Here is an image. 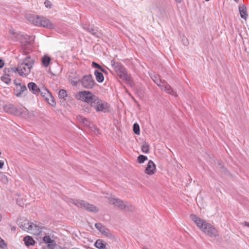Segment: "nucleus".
<instances>
[{"label": "nucleus", "instance_id": "nucleus-39", "mask_svg": "<svg viewBox=\"0 0 249 249\" xmlns=\"http://www.w3.org/2000/svg\"><path fill=\"white\" fill-rule=\"evenodd\" d=\"M241 224L243 226H246V227H249V222H248L247 221H244V222H242Z\"/></svg>", "mask_w": 249, "mask_h": 249}, {"label": "nucleus", "instance_id": "nucleus-30", "mask_svg": "<svg viewBox=\"0 0 249 249\" xmlns=\"http://www.w3.org/2000/svg\"><path fill=\"white\" fill-rule=\"evenodd\" d=\"M142 150L144 153H147L149 150V145L147 142H143L142 146Z\"/></svg>", "mask_w": 249, "mask_h": 249}, {"label": "nucleus", "instance_id": "nucleus-18", "mask_svg": "<svg viewBox=\"0 0 249 249\" xmlns=\"http://www.w3.org/2000/svg\"><path fill=\"white\" fill-rule=\"evenodd\" d=\"M29 89L34 94H38L39 93L40 88L34 82H30L28 84Z\"/></svg>", "mask_w": 249, "mask_h": 249}, {"label": "nucleus", "instance_id": "nucleus-29", "mask_svg": "<svg viewBox=\"0 0 249 249\" xmlns=\"http://www.w3.org/2000/svg\"><path fill=\"white\" fill-rule=\"evenodd\" d=\"M1 80L7 84H9L11 83V80L9 78V75L6 74L1 77Z\"/></svg>", "mask_w": 249, "mask_h": 249}, {"label": "nucleus", "instance_id": "nucleus-25", "mask_svg": "<svg viewBox=\"0 0 249 249\" xmlns=\"http://www.w3.org/2000/svg\"><path fill=\"white\" fill-rule=\"evenodd\" d=\"M24 241L25 243V244L27 246H29L30 245H33L35 244V241L33 240V239L29 236H27L24 238Z\"/></svg>", "mask_w": 249, "mask_h": 249}, {"label": "nucleus", "instance_id": "nucleus-33", "mask_svg": "<svg viewBox=\"0 0 249 249\" xmlns=\"http://www.w3.org/2000/svg\"><path fill=\"white\" fill-rule=\"evenodd\" d=\"M147 160V157L142 155H140L138 157V161L140 163H143L144 161L146 160Z\"/></svg>", "mask_w": 249, "mask_h": 249}, {"label": "nucleus", "instance_id": "nucleus-46", "mask_svg": "<svg viewBox=\"0 0 249 249\" xmlns=\"http://www.w3.org/2000/svg\"><path fill=\"white\" fill-rule=\"evenodd\" d=\"M1 154V152L0 151V155Z\"/></svg>", "mask_w": 249, "mask_h": 249}, {"label": "nucleus", "instance_id": "nucleus-9", "mask_svg": "<svg viewBox=\"0 0 249 249\" xmlns=\"http://www.w3.org/2000/svg\"><path fill=\"white\" fill-rule=\"evenodd\" d=\"M42 26L49 29H54L55 26L53 24L51 21L44 17H40L39 20L38 21L37 25Z\"/></svg>", "mask_w": 249, "mask_h": 249}, {"label": "nucleus", "instance_id": "nucleus-20", "mask_svg": "<svg viewBox=\"0 0 249 249\" xmlns=\"http://www.w3.org/2000/svg\"><path fill=\"white\" fill-rule=\"evenodd\" d=\"M239 11L241 18L245 20L247 19L248 15L247 13V9L246 6L243 4L240 5L239 6Z\"/></svg>", "mask_w": 249, "mask_h": 249}, {"label": "nucleus", "instance_id": "nucleus-4", "mask_svg": "<svg viewBox=\"0 0 249 249\" xmlns=\"http://www.w3.org/2000/svg\"><path fill=\"white\" fill-rule=\"evenodd\" d=\"M151 78L155 84L159 86L161 90L165 91L168 94L177 96L176 93L173 90L171 87L165 81L161 80L160 76L158 74L151 75Z\"/></svg>", "mask_w": 249, "mask_h": 249}, {"label": "nucleus", "instance_id": "nucleus-16", "mask_svg": "<svg viewBox=\"0 0 249 249\" xmlns=\"http://www.w3.org/2000/svg\"><path fill=\"white\" fill-rule=\"evenodd\" d=\"M95 226L102 234L105 235L107 237H109L111 235L110 231L106 229L102 224L100 223H96Z\"/></svg>", "mask_w": 249, "mask_h": 249}, {"label": "nucleus", "instance_id": "nucleus-47", "mask_svg": "<svg viewBox=\"0 0 249 249\" xmlns=\"http://www.w3.org/2000/svg\"><path fill=\"white\" fill-rule=\"evenodd\" d=\"M235 0L236 1V0Z\"/></svg>", "mask_w": 249, "mask_h": 249}, {"label": "nucleus", "instance_id": "nucleus-6", "mask_svg": "<svg viewBox=\"0 0 249 249\" xmlns=\"http://www.w3.org/2000/svg\"><path fill=\"white\" fill-rule=\"evenodd\" d=\"M108 203L114 205V207H117L121 210H124L126 211H133L134 209L133 206L128 204L127 202H124L122 200L114 197L108 198Z\"/></svg>", "mask_w": 249, "mask_h": 249}, {"label": "nucleus", "instance_id": "nucleus-14", "mask_svg": "<svg viewBox=\"0 0 249 249\" xmlns=\"http://www.w3.org/2000/svg\"><path fill=\"white\" fill-rule=\"evenodd\" d=\"M9 33L11 35V38L14 41L20 40L21 42L23 41L24 36L20 33L16 32L13 29H10Z\"/></svg>", "mask_w": 249, "mask_h": 249}, {"label": "nucleus", "instance_id": "nucleus-7", "mask_svg": "<svg viewBox=\"0 0 249 249\" xmlns=\"http://www.w3.org/2000/svg\"><path fill=\"white\" fill-rule=\"evenodd\" d=\"M96 95L88 90L78 91L75 94V98L83 102L91 104Z\"/></svg>", "mask_w": 249, "mask_h": 249}, {"label": "nucleus", "instance_id": "nucleus-42", "mask_svg": "<svg viewBox=\"0 0 249 249\" xmlns=\"http://www.w3.org/2000/svg\"><path fill=\"white\" fill-rule=\"evenodd\" d=\"M4 62L3 61V60L1 59H0V69L2 68L4 66Z\"/></svg>", "mask_w": 249, "mask_h": 249}, {"label": "nucleus", "instance_id": "nucleus-31", "mask_svg": "<svg viewBox=\"0 0 249 249\" xmlns=\"http://www.w3.org/2000/svg\"><path fill=\"white\" fill-rule=\"evenodd\" d=\"M77 120L79 121L80 122L82 123L85 125H89V121L88 120L81 116H79L77 117Z\"/></svg>", "mask_w": 249, "mask_h": 249}, {"label": "nucleus", "instance_id": "nucleus-17", "mask_svg": "<svg viewBox=\"0 0 249 249\" xmlns=\"http://www.w3.org/2000/svg\"><path fill=\"white\" fill-rule=\"evenodd\" d=\"M83 28L85 30L97 37H100L101 36V33L92 26H89L87 28L84 27Z\"/></svg>", "mask_w": 249, "mask_h": 249}, {"label": "nucleus", "instance_id": "nucleus-44", "mask_svg": "<svg viewBox=\"0 0 249 249\" xmlns=\"http://www.w3.org/2000/svg\"><path fill=\"white\" fill-rule=\"evenodd\" d=\"M175 0L178 3H181L182 0Z\"/></svg>", "mask_w": 249, "mask_h": 249}, {"label": "nucleus", "instance_id": "nucleus-34", "mask_svg": "<svg viewBox=\"0 0 249 249\" xmlns=\"http://www.w3.org/2000/svg\"><path fill=\"white\" fill-rule=\"evenodd\" d=\"M133 131L136 135L140 134V127L137 123H135L133 124Z\"/></svg>", "mask_w": 249, "mask_h": 249}, {"label": "nucleus", "instance_id": "nucleus-11", "mask_svg": "<svg viewBox=\"0 0 249 249\" xmlns=\"http://www.w3.org/2000/svg\"><path fill=\"white\" fill-rule=\"evenodd\" d=\"M80 208L85 209L91 212H97L98 211V209L96 207L84 200L82 201Z\"/></svg>", "mask_w": 249, "mask_h": 249}, {"label": "nucleus", "instance_id": "nucleus-5", "mask_svg": "<svg viewBox=\"0 0 249 249\" xmlns=\"http://www.w3.org/2000/svg\"><path fill=\"white\" fill-rule=\"evenodd\" d=\"M91 107H93L97 112H107L109 110V105L96 96L91 103Z\"/></svg>", "mask_w": 249, "mask_h": 249}, {"label": "nucleus", "instance_id": "nucleus-10", "mask_svg": "<svg viewBox=\"0 0 249 249\" xmlns=\"http://www.w3.org/2000/svg\"><path fill=\"white\" fill-rule=\"evenodd\" d=\"M28 226L29 228L27 230V232L34 235H38L41 232V228L33 223L31 222L30 225Z\"/></svg>", "mask_w": 249, "mask_h": 249}, {"label": "nucleus", "instance_id": "nucleus-1", "mask_svg": "<svg viewBox=\"0 0 249 249\" xmlns=\"http://www.w3.org/2000/svg\"><path fill=\"white\" fill-rule=\"evenodd\" d=\"M190 218L201 231L209 235L211 237L216 238L218 236L217 230L211 224L194 214H191Z\"/></svg>", "mask_w": 249, "mask_h": 249}, {"label": "nucleus", "instance_id": "nucleus-43", "mask_svg": "<svg viewBox=\"0 0 249 249\" xmlns=\"http://www.w3.org/2000/svg\"><path fill=\"white\" fill-rule=\"evenodd\" d=\"M4 165V163L3 161L0 160V168H2Z\"/></svg>", "mask_w": 249, "mask_h": 249}, {"label": "nucleus", "instance_id": "nucleus-12", "mask_svg": "<svg viewBox=\"0 0 249 249\" xmlns=\"http://www.w3.org/2000/svg\"><path fill=\"white\" fill-rule=\"evenodd\" d=\"M18 225L20 228H21L24 231L27 232L29 227L28 225H30L31 222H30L27 219L25 218H21L18 219L17 221Z\"/></svg>", "mask_w": 249, "mask_h": 249}, {"label": "nucleus", "instance_id": "nucleus-23", "mask_svg": "<svg viewBox=\"0 0 249 249\" xmlns=\"http://www.w3.org/2000/svg\"><path fill=\"white\" fill-rule=\"evenodd\" d=\"M94 75L95 76L96 80L98 82L101 83L104 81V77L103 73L99 71L98 70H95L94 71Z\"/></svg>", "mask_w": 249, "mask_h": 249}, {"label": "nucleus", "instance_id": "nucleus-40", "mask_svg": "<svg viewBox=\"0 0 249 249\" xmlns=\"http://www.w3.org/2000/svg\"><path fill=\"white\" fill-rule=\"evenodd\" d=\"M80 80H78V81H74V80H71V83L73 86H76L77 84L78 81H79Z\"/></svg>", "mask_w": 249, "mask_h": 249}, {"label": "nucleus", "instance_id": "nucleus-26", "mask_svg": "<svg viewBox=\"0 0 249 249\" xmlns=\"http://www.w3.org/2000/svg\"><path fill=\"white\" fill-rule=\"evenodd\" d=\"M51 58L47 55H44L42 59V63L43 66L45 67H47L50 64Z\"/></svg>", "mask_w": 249, "mask_h": 249}, {"label": "nucleus", "instance_id": "nucleus-24", "mask_svg": "<svg viewBox=\"0 0 249 249\" xmlns=\"http://www.w3.org/2000/svg\"><path fill=\"white\" fill-rule=\"evenodd\" d=\"M39 93L42 97H44L45 99H48L49 96H51V93L46 88L40 89Z\"/></svg>", "mask_w": 249, "mask_h": 249}, {"label": "nucleus", "instance_id": "nucleus-38", "mask_svg": "<svg viewBox=\"0 0 249 249\" xmlns=\"http://www.w3.org/2000/svg\"><path fill=\"white\" fill-rule=\"evenodd\" d=\"M44 4L46 7L50 8L51 6V2L49 0H46L44 2Z\"/></svg>", "mask_w": 249, "mask_h": 249}, {"label": "nucleus", "instance_id": "nucleus-37", "mask_svg": "<svg viewBox=\"0 0 249 249\" xmlns=\"http://www.w3.org/2000/svg\"><path fill=\"white\" fill-rule=\"evenodd\" d=\"M1 180L4 183H6L8 182V178H7V177L2 174H1Z\"/></svg>", "mask_w": 249, "mask_h": 249}, {"label": "nucleus", "instance_id": "nucleus-41", "mask_svg": "<svg viewBox=\"0 0 249 249\" xmlns=\"http://www.w3.org/2000/svg\"><path fill=\"white\" fill-rule=\"evenodd\" d=\"M10 70L9 68H5L4 69V72L5 74H8V73L10 72Z\"/></svg>", "mask_w": 249, "mask_h": 249}, {"label": "nucleus", "instance_id": "nucleus-45", "mask_svg": "<svg viewBox=\"0 0 249 249\" xmlns=\"http://www.w3.org/2000/svg\"><path fill=\"white\" fill-rule=\"evenodd\" d=\"M72 249H78V248H73Z\"/></svg>", "mask_w": 249, "mask_h": 249}, {"label": "nucleus", "instance_id": "nucleus-19", "mask_svg": "<svg viewBox=\"0 0 249 249\" xmlns=\"http://www.w3.org/2000/svg\"><path fill=\"white\" fill-rule=\"evenodd\" d=\"M39 17L32 14H27L26 16V18L27 20H28L33 24L36 26L37 25L38 21L39 20Z\"/></svg>", "mask_w": 249, "mask_h": 249}, {"label": "nucleus", "instance_id": "nucleus-15", "mask_svg": "<svg viewBox=\"0 0 249 249\" xmlns=\"http://www.w3.org/2000/svg\"><path fill=\"white\" fill-rule=\"evenodd\" d=\"M27 91V88L25 85H22L19 84L17 85L16 89L15 90V95L17 97L21 96L22 94L25 93Z\"/></svg>", "mask_w": 249, "mask_h": 249}, {"label": "nucleus", "instance_id": "nucleus-3", "mask_svg": "<svg viewBox=\"0 0 249 249\" xmlns=\"http://www.w3.org/2000/svg\"><path fill=\"white\" fill-rule=\"evenodd\" d=\"M111 65L113 68L116 74L123 81L129 84L132 83L131 77L127 74L125 68L120 63L114 60L111 61Z\"/></svg>", "mask_w": 249, "mask_h": 249}, {"label": "nucleus", "instance_id": "nucleus-49", "mask_svg": "<svg viewBox=\"0 0 249 249\" xmlns=\"http://www.w3.org/2000/svg\"><path fill=\"white\" fill-rule=\"evenodd\" d=\"M235 0L236 1V0Z\"/></svg>", "mask_w": 249, "mask_h": 249}, {"label": "nucleus", "instance_id": "nucleus-8", "mask_svg": "<svg viewBox=\"0 0 249 249\" xmlns=\"http://www.w3.org/2000/svg\"><path fill=\"white\" fill-rule=\"evenodd\" d=\"M81 83L83 87L86 89H91L95 84L94 80L90 74L86 75L80 80Z\"/></svg>", "mask_w": 249, "mask_h": 249}, {"label": "nucleus", "instance_id": "nucleus-35", "mask_svg": "<svg viewBox=\"0 0 249 249\" xmlns=\"http://www.w3.org/2000/svg\"><path fill=\"white\" fill-rule=\"evenodd\" d=\"M48 103L51 105L52 106H54L55 105V102L54 100V98L51 95V96H49L48 99H46Z\"/></svg>", "mask_w": 249, "mask_h": 249}, {"label": "nucleus", "instance_id": "nucleus-22", "mask_svg": "<svg viewBox=\"0 0 249 249\" xmlns=\"http://www.w3.org/2000/svg\"><path fill=\"white\" fill-rule=\"evenodd\" d=\"M4 110L9 113H14L15 111V107L12 104L6 105L3 106Z\"/></svg>", "mask_w": 249, "mask_h": 249}, {"label": "nucleus", "instance_id": "nucleus-36", "mask_svg": "<svg viewBox=\"0 0 249 249\" xmlns=\"http://www.w3.org/2000/svg\"><path fill=\"white\" fill-rule=\"evenodd\" d=\"M92 66L94 68H97L100 69L102 71L105 72L104 70L97 63L95 62H92Z\"/></svg>", "mask_w": 249, "mask_h": 249}, {"label": "nucleus", "instance_id": "nucleus-28", "mask_svg": "<svg viewBox=\"0 0 249 249\" xmlns=\"http://www.w3.org/2000/svg\"><path fill=\"white\" fill-rule=\"evenodd\" d=\"M95 246L98 249H103L106 248V245L103 241L100 240H97L95 243Z\"/></svg>", "mask_w": 249, "mask_h": 249}, {"label": "nucleus", "instance_id": "nucleus-27", "mask_svg": "<svg viewBox=\"0 0 249 249\" xmlns=\"http://www.w3.org/2000/svg\"><path fill=\"white\" fill-rule=\"evenodd\" d=\"M83 200H74L71 198H69L68 200V202L70 203H72L77 207L80 208L81 206Z\"/></svg>", "mask_w": 249, "mask_h": 249}, {"label": "nucleus", "instance_id": "nucleus-21", "mask_svg": "<svg viewBox=\"0 0 249 249\" xmlns=\"http://www.w3.org/2000/svg\"><path fill=\"white\" fill-rule=\"evenodd\" d=\"M43 241L45 243L48 244V246L50 249H53L54 242L51 239L50 236H45L43 237Z\"/></svg>", "mask_w": 249, "mask_h": 249}, {"label": "nucleus", "instance_id": "nucleus-48", "mask_svg": "<svg viewBox=\"0 0 249 249\" xmlns=\"http://www.w3.org/2000/svg\"><path fill=\"white\" fill-rule=\"evenodd\" d=\"M235 0L236 1V0Z\"/></svg>", "mask_w": 249, "mask_h": 249}, {"label": "nucleus", "instance_id": "nucleus-2", "mask_svg": "<svg viewBox=\"0 0 249 249\" xmlns=\"http://www.w3.org/2000/svg\"><path fill=\"white\" fill-rule=\"evenodd\" d=\"M34 64V60L30 56L26 57L22 63H19L17 68H11V71L18 73L22 77H26L30 72Z\"/></svg>", "mask_w": 249, "mask_h": 249}, {"label": "nucleus", "instance_id": "nucleus-32", "mask_svg": "<svg viewBox=\"0 0 249 249\" xmlns=\"http://www.w3.org/2000/svg\"><path fill=\"white\" fill-rule=\"evenodd\" d=\"M59 97L61 99H65L67 96V93L66 90L64 89H60L58 94Z\"/></svg>", "mask_w": 249, "mask_h": 249}, {"label": "nucleus", "instance_id": "nucleus-13", "mask_svg": "<svg viewBox=\"0 0 249 249\" xmlns=\"http://www.w3.org/2000/svg\"><path fill=\"white\" fill-rule=\"evenodd\" d=\"M155 171L156 165L151 160H149L145 170V173L149 175H151L154 174Z\"/></svg>", "mask_w": 249, "mask_h": 249}]
</instances>
